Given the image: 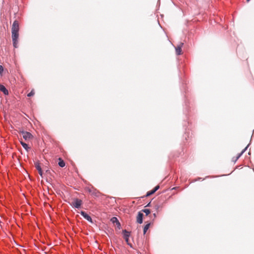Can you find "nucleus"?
Segmentation results:
<instances>
[{"label": "nucleus", "mask_w": 254, "mask_h": 254, "mask_svg": "<svg viewBox=\"0 0 254 254\" xmlns=\"http://www.w3.org/2000/svg\"><path fill=\"white\" fill-rule=\"evenodd\" d=\"M19 25L17 20H15L12 25L11 28V37L13 42V45L14 48L18 47V39L19 37Z\"/></svg>", "instance_id": "1"}, {"label": "nucleus", "mask_w": 254, "mask_h": 254, "mask_svg": "<svg viewBox=\"0 0 254 254\" xmlns=\"http://www.w3.org/2000/svg\"><path fill=\"white\" fill-rule=\"evenodd\" d=\"M82 203V201L81 200L79 199L78 198H74L73 200V201L71 202V205L76 208H80L81 204Z\"/></svg>", "instance_id": "3"}, {"label": "nucleus", "mask_w": 254, "mask_h": 254, "mask_svg": "<svg viewBox=\"0 0 254 254\" xmlns=\"http://www.w3.org/2000/svg\"><path fill=\"white\" fill-rule=\"evenodd\" d=\"M123 233L126 241L127 242L128 240V237L129 236V233L128 231H126V230H125L123 231Z\"/></svg>", "instance_id": "11"}, {"label": "nucleus", "mask_w": 254, "mask_h": 254, "mask_svg": "<svg viewBox=\"0 0 254 254\" xmlns=\"http://www.w3.org/2000/svg\"><path fill=\"white\" fill-rule=\"evenodd\" d=\"M143 214L141 212H139L138 213L137 216L136 217V222L139 224H141L143 222Z\"/></svg>", "instance_id": "4"}, {"label": "nucleus", "mask_w": 254, "mask_h": 254, "mask_svg": "<svg viewBox=\"0 0 254 254\" xmlns=\"http://www.w3.org/2000/svg\"><path fill=\"white\" fill-rule=\"evenodd\" d=\"M35 166L38 171L39 174L41 176H42V170L41 167L40 166V163L39 162H36L35 163Z\"/></svg>", "instance_id": "9"}, {"label": "nucleus", "mask_w": 254, "mask_h": 254, "mask_svg": "<svg viewBox=\"0 0 254 254\" xmlns=\"http://www.w3.org/2000/svg\"><path fill=\"white\" fill-rule=\"evenodd\" d=\"M59 163H58L59 165L61 167H64L65 163H64V161L60 158L59 159Z\"/></svg>", "instance_id": "13"}, {"label": "nucleus", "mask_w": 254, "mask_h": 254, "mask_svg": "<svg viewBox=\"0 0 254 254\" xmlns=\"http://www.w3.org/2000/svg\"><path fill=\"white\" fill-rule=\"evenodd\" d=\"M150 204H151V202H149V203H148L146 205V207H149V206H150Z\"/></svg>", "instance_id": "21"}, {"label": "nucleus", "mask_w": 254, "mask_h": 254, "mask_svg": "<svg viewBox=\"0 0 254 254\" xmlns=\"http://www.w3.org/2000/svg\"><path fill=\"white\" fill-rule=\"evenodd\" d=\"M19 133L22 135L23 138L26 140H29L33 138V135L29 132L25 131L24 130L19 131Z\"/></svg>", "instance_id": "2"}, {"label": "nucleus", "mask_w": 254, "mask_h": 254, "mask_svg": "<svg viewBox=\"0 0 254 254\" xmlns=\"http://www.w3.org/2000/svg\"><path fill=\"white\" fill-rule=\"evenodd\" d=\"M153 194L151 192V191H149L147 192L146 194V196L147 197V196H150V195H152Z\"/></svg>", "instance_id": "18"}, {"label": "nucleus", "mask_w": 254, "mask_h": 254, "mask_svg": "<svg viewBox=\"0 0 254 254\" xmlns=\"http://www.w3.org/2000/svg\"><path fill=\"white\" fill-rule=\"evenodd\" d=\"M35 94V91L34 89H32L31 92L28 94L27 96L28 97H31L33 96Z\"/></svg>", "instance_id": "17"}, {"label": "nucleus", "mask_w": 254, "mask_h": 254, "mask_svg": "<svg viewBox=\"0 0 254 254\" xmlns=\"http://www.w3.org/2000/svg\"><path fill=\"white\" fill-rule=\"evenodd\" d=\"M0 90L5 95L8 94V91L4 87V86L2 85H0Z\"/></svg>", "instance_id": "10"}, {"label": "nucleus", "mask_w": 254, "mask_h": 254, "mask_svg": "<svg viewBox=\"0 0 254 254\" xmlns=\"http://www.w3.org/2000/svg\"><path fill=\"white\" fill-rule=\"evenodd\" d=\"M3 71V68L2 65H0V74H2V71Z\"/></svg>", "instance_id": "19"}, {"label": "nucleus", "mask_w": 254, "mask_h": 254, "mask_svg": "<svg viewBox=\"0 0 254 254\" xmlns=\"http://www.w3.org/2000/svg\"><path fill=\"white\" fill-rule=\"evenodd\" d=\"M80 213L81 215L87 221L90 222H92L91 217L89 215H88V214H87L85 212L81 211Z\"/></svg>", "instance_id": "7"}, {"label": "nucleus", "mask_w": 254, "mask_h": 254, "mask_svg": "<svg viewBox=\"0 0 254 254\" xmlns=\"http://www.w3.org/2000/svg\"><path fill=\"white\" fill-rule=\"evenodd\" d=\"M183 44V43H180V44L176 47V53L177 55H180L182 54V47Z\"/></svg>", "instance_id": "6"}, {"label": "nucleus", "mask_w": 254, "mask_h": 254, "mask_svg": "<svg viewBox=\"0 0 254 254\" xmlns=\"http://www.w3.org/2000/svg\"><path fill=\"white\" fill-rule=\"evenodd\" d=\"M151 192H152V194H153L154 193H155V192H156V191H155L154 189H153V190H151Z\"/></svg>", "instance_id": "22"}, {"label": "nucleus", "mask_w": 254, "mask_h": 254, "mask_svg": "<svg viewBox=\"0 0 254 254\" xmlns=\"http://www.w3.org/2000/svg\"><path fill=\"white\" fill-rule=\"evenodd\" d=\"M111 221L113 224H115L118 227V228L120 229L121 224L116 217H114L112 218Z\"/></svg>", "instance_id": "8"}, {"label": "nucleus", "mask_w": 254, "mask_h": 254, "mask_svg": "<svg viewBox=\"0 0 254 254\" xmlns=\"http://www.w3.org/2000/svg\"><path fill=\"white\" fill-rule=\"evenodd\" d=\"M250 1V0H247V2H248Z\"/></svg>", "instance_id": "23"}, {"label": "nucleus", "mask_w": 254, "mask_h": 254, "mask_svg": "<svg viewBox=\"0 0 254 254\" xmlns=\"http://www.w3.org/2000/svg\"><path fill=\"white\" fill-rule=\"evenodd\" d=\"M149 226H150V223H148V224H146L144 227V228H143V234H145V233H146L147 230L149 229Z\"/></svg>", "instance_id": "14"}, {"label": "nucleus", "mask_w": 254, "mask_h": 254, "mask_svg": "<svg viewBox=\"0 0 254 254\" xmlns=\"http://www.w3.org/2000/svg\"><path fill=\"white\" fill-rule=\"evenodd\" d=\"M86 190L88 191L89 193H91V195H94L95 196H98L99 192L94 189H91L90 188H87L86 189Z\"/></svg>", "instance_id": "5"}, {"label": "nucleus", "mask_w": 254, "mask_h": 254, "mask_svg": "<svg viewBox=\"0 0 254 254\" xmlns=\"http://www.w3.org/2000/svg\"><path fill=\"white\" fill-rule=\"evenodd\" d=\"M159 188V186H156L153 189L155 191H157Z\"/></svg>", "instance_id": "20"}, {"label": "nucleus", "mask_w": 254, "mask_h": 254, "mask_svg": "<svg viewBox=\"0 0 254 254\" xmlns=\"http://www.w3.org/2000/svg\"><path fill=\"white\" fill-rule=\"evenodd\" d=\"M142 212H144L146 215L150 213V210L149 209H144L142 210Z\"/></svg>", "instance_id": "16"}, {"label": "nucleus", "mask_w": 254, "mask_h": 254, "mask_svg": "<svg viewBox=\"0 0 254 254\" xmlns=\"http://www.w3.org/2000/svg\"><path fill=\"white\" fill-rule=\"evenodd\" d=\"M20 143L23 146V147L27 151H28V150L30 149V147H28V145L26 143L23 142L22 141H20Z\"/></svg>", "instance_id": "12"}, {"label": "nucleus", "mask_w": 254, "mask_h": 254, "mask_svg": "<svg viewBox=\"0 0 254 254\" xmlns=\"http://www.w3.org/2000/svg\"><path fill=\"white\" fill-rule=\"evenodd\" d=\"M247 147H246L245 149H244L242 152L239 153L238 156H237L236 157V161H237L240 157V156L244 153V152L246 151V150L247 149Z\"/></svg>", "instance_id": "15"}]
</instances>
